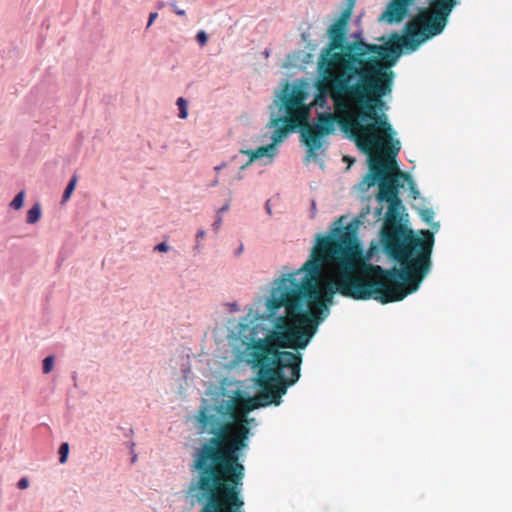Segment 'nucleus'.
<instances>
[{
  "label": "nucleus",
  "instance_id": "8",
  "mask_svg": "<svg viewBox=\"0 0 512 512\" xmlns=\"http://www.w3.org/2000/svg\"><path fill=\"white\" fill-rule=\"evenodd\" d=\"M246 357V362L251 368L257 370L255 383L259 392L253 397L227 400L223 409L224 414H230L235 422L245 423L248 427L251 420L246 417L247 413L260 407L280 405L287 389L295 383H290V378L279 371L265 364H258L250 356Z\"/></svg>",
  "mask_w": 512,
  "mask_h": 512
},
{
  "label": "nucleus",
  "instance_id": "20",
  "mask_svg": "<svg viewBox=\"0 0 512 512\" xmlns=\"http://www.w3.org/2000/svg\"><path fill=\"white\" fill-rule=\"evenodd\" d=\"M196 39L201 46H204L208 41V35L205 31H199L196 35Z\"/></svg>",
  "mask_w": 512,
  "mask_h": 512
},
{
  "label": "nucleus",
  "instance_id": "18",
  "mask_svg": "<svg viewBox=\"0 0 512 512\" xmlns=\"http://www.w3.org/2000/svg\"><path fill=\"white\" fill-rule=\"evenodd\" d=\"M70 453V446L67 442H64L60 445L58 449V455H59V463L65 464L69 458Z\"/></svg>",
  "mask_w": 512,
  "mask_h": 512
},
{
  "label": "nucleus",
  "instance_id": "7",
  "mask_svg": "<svg viewBox=\"0 0 512 512\" xmlns=\"http://www.w3.org/2000/svg\"><path fill=\"white\" fill-rule=\"evenodd\" d=\"M394 130H380L375 136L373 152L369 157V173L364 182L368 187L378 182L379 191L376 195L378 202L399 198V189L403 187L399 179L411 181L409 174L402 172L396 162L401 150V143L394 139Z\"/></svg>",
  "mask_w": 512,
  "mask_h": 512
},
{
  "label": "nucleus",
  "instance_id": "27",
  "mask_svg": "<svg viewBox=\"0 0 512 512\" xmlns=\"http://www.w3.org/2000/svg\"><path fill=\"white\" fill-rule=\"evenodd\" d=\"M382 210H383V208H382V207H381V208H379V209H377V210H376V212H375L376 216L380 217V216H381V214H382Z\"/></svg>",
  "mask_w": 512,
  "mask_h": 512
},
{
  "label": "nucleus",
  "instance_id": "21",
  "mask_svg": "<svg viewBox=\"0 0 512 512\" xmlns=\"http://www.w3.org/2000/svg\"><path fill=\"white\" fill-rule=\"evenodd\" d=\"M170 249L169 245L165 242L159 243L155 246V250L159 252H168Z\"/></svg>",
  "mask_w": 512,
  "mask_h": 512
},
{
  "label": "nucleus",
  "instance_id": "25",
  "mask_svg": "<svg viewBox=\"0 0 512 512\" xmlns=\"http://www.w3.org/2000/svg\"><path fill=\"white\" fill-rule=\"evenodd\" d=\"M30 482H18V488L20 490H25L29 487Z\"/></svg>",
  "mask_w": 512,
  "mask_h": 512
},
{
  "label": "nucleus",
  "instance_id": "28",
  "mask_svg": "<svg viewBox=\"0 0 512 512\" xmlns=\"http://www.w3.org/2000/svg\"><path fill=\"white\" fill-rule=\"evenodd\" d=\"M204 237V231L200 230L197 233V238H203Z\"/></svg>",
  "mask_w": 512,
  "mask_h": 512
},
{
  "label": "nucleus",
  "instance_id": "2",
  "mask_svg": "<svg viewBox=\"0 0 512 512\" xmlns=\"http://www.w3.org/2000/svg\"><path fill=\"white\" fill-rule=\"evenodd\" d=\"M344 67L342 70L317 63L316 104L323 106L330 97L338 114L359 112L368 117L372 111L386 112L388 105L384 98L392 93L394 82L353 73L348 71V66Z\"/></svg>",
  "mask_w": 512,
  "mask_h": 512
},
{
  "label": "nucleus",
  "instance_id": "24",
  "mask_svg": "<svg viewBox=\"0 0 512 512\" xmlns=\"http://www.w3.org/2000/svg\"><path fill=\"white\" fill-rule=\"evenodd\" d=\"M157 17H158L157 13H150L147 27H150L154 23V21Z\"/></svg>",
  "mask_w": 512,
  "mask_h": 512
},
{
  "label": "nucleus",
  "instance_id": "4",
  "mask_svg": "<svg viewBox=\"0 0 512 512\" xmlns=\"http://www.w3.org/2000/svg\"><path fill=\"white\" fill-rule=\"evenodd\" d=\"M388 203L386 213V226L381 233V241L385 253L400 268L392 267L395 270H406L408 276L405 279L396 277L387 281L388 288L394 285H401L405 291H408L417 285L416 289L409 292H416L423 279L431 269V255L434 246V234L430 230L420 231V235H415L412 230L406 229L398 221L400 220V210L402 202L400 198L385 200Z\"/></svg>",
  "mask_w": 512,
  "mask_h": 512
},
{
  "label": "nucleus",
  "instance_id": "12",
  "mask_svg": "<svg viewBox=\"0 0 512 512\" xmlns=\"http://www.w3.org/2000/svg\"><path fill=\"white\" fill-rule=\"evenodd\" d=\"M275 152L276 147L272 143L267 146L259 147L256 150L246 151V153L249 154L250 156V161L262 158L264 156H269L270 158H272L275 155Z\"/></svg>",
  "mask_w": 512,
  "mask_h": 512
},
{
  "label": "nucleus",
  "instance_id": "6",
  "mask_svg": "<svg viewBox=\"0 0 512 512\" xmlns=\"http://www.w3.org/2000/svg\"><path fill=\"white\" fill-rule=\"evenodd\" d=\"M336 124L366 154L373 152L376 134L380 130L390 129L385 112L380 110L372 111L368 117L361 116L359 112L320 113L315 124H309L306 120L300 126L301 140L307 147L309 157L315 156V152L321 148L323 137L334 134Z\"/></svg>",
  "mask_w": 512,
  "mask_h": 512
},
{
  "label": "nucleus",
  "instance_id": "10",
  "mask_svg": "<svg viewBox=\"0 0 512 512\" xmlns=\"http://www.w3.org/2000/svg\"><path fill=\"white\" fill-rule=\"evenodd\" d=\"M306 94L301 89H294L289 96L283 98L287 116L283 118H274L271 120V126H277L281 122H296L303 124L309 117V108L305 106L304 100Z\"/></svg>",
  "mask_w": 512,
  "mask_h": 512
},
{
  "label": "nucleus",
  "instance_id": "26",
  "mask_svg": "<svg viewBox=\"0 0 512 512\" xmlns=\"http://www.w3.org/2000/svg\"><path fill=\"white\" fill-rule=\"evenodd\" d=\"M228 209H229V204H225L224 206L221 207L219 212L227 211Z\"/></svg>",
  "mask_w": 512,
  "mask_h": 512
},
{
  "label": "nucleus",
  "instance_id": "30",
  "mask_svg": "<svg viewBox=\"0 0 512 512\" xmlns=\"http://www.w3.org/2000/svg\"><path fill=\"white\" fill-rule=\"evenodd\" d=\"M186 492H187V495H189L190 493H192V482H190V485H189V487H188V489H187V491H186Z\"/></svg>",
  "mask_w": 512,
  "mask_h": 512
},
{
  "label": "nucleus",
  "instance_id": "5",
  "mask_svg": "<svg viewBox=\"0 0 512 512\" xmlns=\"http://www.w3.org/2000/svg\"><path fill=\"white\" fill-rule=\"evenodd\" d=\"M336 124L366 154L373 152L376 134L380 130L390 129L385 112L380 110L372 111L368 117L361 116L359 112L320 113L315 124H309L306 120L300 126L301 140L307 147L309 157L315 156V152L321 148L323 137L334 134Z\"/></svg>",
  "mask_w": 512,
  "mask_h": 512
},
{
  "label": "nucleus",
  "instance_id": "22",
  "mask_svg": "<svg viewBox=\"0 0 512 512\" xmlns=\"http://www.w3.org/2000/svg\"><path fill=\"white\" fill-rule=\"evenodd\" d=\"M422 216H423V219L426 221V222H430L433 218V212L429 209L427 210H424L422 212Z\"/></svg>",
  "mask_w": 512,
  "mask_h": 512
},
{
  "label": "nucleus",
  "instance_id": "1",
  "mask_svg": "<svg viewBox=\"0 0 512 512\" xmlns=\"http://www.w3.org/2000/svg\"><path fill=\"white\" fill-rule=\"evenodd\" d=\"M406 270L385 269L366 262L362 248L351 231L335 229L333 234L318 235L310 258L296 272L282 277L267 301L273 330L264 339L254 340L246 356L265 364L296 383L300 378L302 355L281 351L283 348L305 349L328 316L327 301L334 293L355 300L374 299L381 304L398 302L415 290L401 285L388 288L387 281L405 279Z\"/></svg>",
  "mask_w": 512,
  "mask_h": 512
},
{
  "label": "nucleus",
  "instance_id": "9",
  "mask_svg": "<svg viewBox=\"0 0 512 512\" xmlns=\"http://www.w3.org/2000/svg\"><path fill=\"white\" fill-rule=\"evenodd\" d=\"M171 406L188 423L191 419L192 362L190 348H175L170 358Z\"/></svg>",
  "mask_w": 512,
  "mask_h": 512
},
{
  "label": "nucleus",
  "instance_id": "14",
  "mask_svg": "<svg viewBox=\"0 0 512 512\" xmlns=\"http://www.w3.org/2000/svg\"><path fill=\"white\" fill-rule=\"evenodd\" d=\"M42 217V207L40 203H35L28 211L26 222L28 224H36Z\"/></svg>",
  "mask_w": 512,
  "mask_h": 512
},
{
  "label": "nucleus",
  "instance_id": "23",
  "mask_svg": "<svg viewBox=\"0 0 512 512\" xmlns=\"http://www.w3.org/2000/svg\"><path fill=\"white\" fill-rule=\"evenodd\" d=\"M221 223H222V218L218 215L217 219L213 223V228H214L215 232L218 231L219 227L221 226Z\"/></svg>",
  "mask_w": 512,
  "mask_h": 512
},
{
  "label": "nucleus",
  "instance_id": "3",
  "mask_svg": "<svg viewBox=\"0 0 512 512\" xmlns=\"http://www.w3.org/2000/svg\"><path fill=\"white\" fill-rule=\"evenodd\" d=\"M224 403L201 411L199 422L214 437L201 449L194 468L202 471L199 480H242L244 466L239 462V452L247 446L250 432L245 423L235 422L230 414H224Z\"/></svg>",
  "mask_w": 512,
  "mask_h": 512
},
{
  "label": "nucleus",
  "instance_id": "29",
  "mask_svg": "<svg viewBox=\"0 0 512 512\" xmlns=\"http://www.w3.org/2000/svg\"><path fill=\"white\" fill-rule=\"evenodd\" d=\"M242 251H243V244H241L240 247L238 248L236 255H240L242 253Z\"/></svg>",
  "mask_w": 512,
  "mask_h": 512
},
{
  "label": "nucleus",
  "instance_id": "19",
  "mask_svg": "<svg viewBox=\"0 0 512 512\" xmlns=\"http://www.w3.org/2000/svg\"><path fill=\"white\" fill-rule=\"evenodd\" d=\"M54 364H55V358L53 356L46 357L43 360V372L45 374L50 373L54 368Z\"/></svg>",
  "mask_w": 512,
  "mask_h": 512
},
{
  "label": "nucleus",
  "instance_id": "17",
  "mask_svg": "<svg viewBox=\"0 0 512 512\" xmlns=\"http://www.w3.org/2000/svg\"><path fill=\"white\" fill-rule=\"evenodd\" d=\"M76 185H77V178L76 177H73L70 182L68 183L67 187L65 188V191L63 193V196H62V201H61V204L64 205L71 197V195L73 194L75 188H76Z\"/></svg>",
  "mask_w": 512,
  "mask_h": 512
},
{
  "label": "nucleus",
  "instance_id": "11",
  "mask_svg": "<svg viewBox=\"0 0 512 512\" xmlns=\"http://www.w3.org/2000/svg\"><path fill=\"white\" fill-rule=\"evenodd\" d=\"M285 125L279 127V124L277 126H274L276 129L273 131V134H272V140H273V143L274 146L277 144V143H280L282 142L286 136L288 135L289 132L291 131H294L296 128H300L301 124H295L296 122H284ZM270 127H272L270 124H269Z\"/></svg>",
  "mask_w": 512,
  "mask_h": 512
},
{
  "label": "nucleus",
  "instance_id": "13",
  "mask_svg": "<svg viewBox=\"0 0 512 512\" xmlns=\"http://www.w3.org/2000/svg\"><path fill=\"white\" fill-rule=\"evenodd\" d=\"M177 116L181 120H185L189 117V100L183 97H179L176 100Z\"/></svg>",
  "mask_w": 512,
  "mask_h": 512
},
{
  "label": "nucleus",
  "instance_id": "16",
  "mask_svg": "<svg viewBox=\"0 0 512 512\" xmlns=\"http://www.w3.org/2000/svg\"><path fill=\"white\" fill-rule=\"evenodd\" d=\"M25 197H26V193L24 190H21L20 192H18L14 196L12 201L10 202V204H9L10 208L15 211L21 210L24 206Z\"/></svg>",
  "mask_w": 512,
  "mask_h": 512
},
{
  "label": "nucleus",
  "instance_id": "15",
  "mask_svg": "<svg viewBox=\"0 0 512 512\" xmlns=\"http://www.w3.org/2000/svg\"><path fill=\"white\" fill-rule=\"evenodd\" d=\"M173 12L180 17L186 16L189 11V3L188 1L183 2L179 0H175L170 4Z\"/></svg>",
  "mask_w": 512,
  "mask_h": 512
}]
</instances>
